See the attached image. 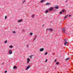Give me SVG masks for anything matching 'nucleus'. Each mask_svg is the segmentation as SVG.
Returning a JSON list of instances; mask_svg holds the SVG:
<instances>
[{"label":"nucleus","instance_id":"20","mask_svg":"<svg viewBox=\"0 0 73 73\" xmlns=\"http://www.w3.org/2000/svg\"><path fill=\"white\" fill-rule=\"evenodd\" d=\"M48 12H49V11H48V10H46L45 11V13H48Z\"/></svg>","mask_w":73,"mask_h":73},{"label":"nucleus","instance_id":"11","mask_svg":"<svg viewBox=\"0 0 73 73\" xmlns=\"http://www.w3.org/2000/svg\"><path fill=\"white\" fill-rule=\"evenodd\" d=\"M46 0H41L40 1V3H43V2H44V1H45Z\"/></svg>","mask_w":73,"mask_h":73},{"label":"nucleus","instance_id":"34","mask_svg":"<svg viewBox=\"0 0 73 73\" xmlns=\"http://www.w3.org/2000/svg\"><path fill=\"white\" fill-rule=\"evenodd\" d=\"M26 46H27V47H29V45H26Z\"/></svg>","mask_w":73,"mask_h":73},{"label":"nucleus","instance_id":"2","mask_svg":"<svg viewBox=\"0 0 73 73\" xmlns=\"http://www.w3.org/2000/svg\"><path fill=\"white\" fill-rule=\"evenodd\" d=\"M8 54H12V50H9L8 51Z\"/></svg>","mask_w":73,"mask_h":73},{"label":"nucleus","instance_id":"13","mask_svg":"<svg viewBox=\"0 0 73 73\" xmlns=\"http://www.w3.org/2000/svg\"><path fill=\"white\" fill-rule=\"evenodd\" d=\"M13 68L14 69H17V66H14Z\"/></svg>","mask_w":73,"mask_h":73},{"label":"nucleus","instance_id":"5","mask_svg":"<svg viewBox=\"0 0 73 73\" xmlns=\"http://www.w3.org/2000/svg\"><path fill=\"white\" fill-rule=\"evenodd\" d=\"M62 32H63L64 33H65V28H64L62 30Z\"/></svg>","mask_w":73,"mask_h":73},{"label":"nucleus","instance_id":"26","mask_svg":"<svg viewBox=\"0 0 73 73\" xmlns=\"http://www.w3.org/2000/svg\"><path fill=\"white\" fill-rule=\"evenodd\" d=\"M48 54V52H45V55H47Z\"/></svg>","mask_w":73,"mask_h":73},{"label":"nucleus","instance_id":"19","mask_svg":"<svg viewBox=\"0 0 73 73\" xmlns=\"http://www.w3.org/2000/svg\"><path fill=\"white\" fill-rule=\"evenodd\" d=\"M30 36H32V35H33V33H30Z\"/></svg>","mask_w":73,"mask_h":73},{"label":"nucleus","instance_id":"35","mask_svg":"<svg viewBox=\"0 0 73 73\" xmlns=\"http://www.w3.org/2000/svg\"><path fill=\"white\" fill-rule=\"evenodd\" d=\"M64 41H66V39H64Z\"/></svg>","mask_w":73,"mask_h":73},{"label":"nucleus","instance_id":"28","mask_svg":"<svg viewBox=\"0 0 73 73\" xmlns=\"http://www.w3.org/2000/svg\"><path fill=\"white\" fill-rule=\"evenodd\" d=\"M7 43V40H6L5 42V44H6V43Z\"/></svg>","mask_w":73,"mask_h":73},{"label":"nucleus","instance_id":"18","mask_svg":"<svg viewBox=\"0 0 73 73\" xmlns=\"http://www.w3.org/2000/svg\"><path fill=\"white\" fill-rule=\"evenodd\" d=\"M33 56V55H31V56H29L30 58L32 59V56Z\"/></svg>","mask_w":73,"mask_h":73},{"label":"nucleus","instance_id":"4","mask_svg":"<svg viewBox=\"0 0 73 73\" xmlns=\"http://www.w3.org/2000/svg\"><path fill=\"white\" fill-rule=\"evenodd\" d=\"M27 63L28 64V63H29V62H30V61H31L30 60V58H28L27 59Z\"/></svg>","mask_w":73,"mask_h":73},{"label":"nucleus","instance_id":"22","mask_svg":"<svg viewBox=\"0 0 73 73\" xmlns=\"http://www.w3.org/2000/svg\"><path fill=\"white\" fill-rule=\"evenodd\" d=\"M69 58H67L66 60V61H68V60H69Z\"/></svg>","mask_w":73,"mask_h":73},{"label":"nucleus","instance_id":"36","mask_svg":"<svg viewBox=\"0 0 73 73\" xmlns=\"http://www.w3.org/2000/svg\"><path fill=\"white\" fill-rule=\"evenodd\" d=\"M67 2H68V0H67L65 1V3H67Z\"/></svg>","mask_w":73,"mask_h":73},{"label":"nucleus","instance_id":"8","mask_svg":"<svg viewBox=\"0 0 73 73\" xmlns=\"http://www.w3.org/2000/svg\"><path fill=\"white\" fill-rule=\"evenodd\" d=\"M54 7V8H55V9H58V5H57L55 6Z\"/></svg>","mask_w":73,"mask_h":73},{"label":"nucleus","instance_id":"15","mask_svg":"<svg viewBox=\"0 0 73 73\" xmlns=\"http://www.w3.org/2000/svg\"><path fill=\"white\" fill-rule=\"evenodd\" d=\"M62 12L63 13L65 12H66V11L65 10L63 9L62 10Z\"/></svg>","mask_w":73,"mask_h":73},{"label":"nucleus","instance_id":"31","mask_svg":"<svg viewBox=\"0 0 73 73\" xmlns=\"http://www.w3.org/2000/svg\"><path fill=\"white\" fill-rule=\"evenodd\" d=\"M23 32H25V30L23 29Z\"/></svg>","mask_w":73,"mask_h":73},{"label":"nucleus","instance_id":"14","mask_svg":"<svg viewBox=\"0 0 73 73\" xmlns=\"http://www.w3.org/2000/svg\"><path fill=\"white\" fill-rule=\"evenodd\" d=\"M22 20L20 19L18 21V22H19V23H21V22H22Z\"/></svg>","mask_w":73,"mask_h":73},{"label":"nucleus","instance_id":"30","mask_svg":"<svg viewBox=\"0 0 73 73\" xmlns=\"http://www.w3.org/2000/svg\"><path fill=\"white\" fill-rule=\"evenodd\" d=\"M57 61V60L56 59H55V60H54V62H56Z\"/></svg>","mask_w":73,"mask_h":73},{"label":"nucleus","instance_id":"24","mask_svg":"<svg viewBox=\"0 0 73 73\" xmlns=\"http://www.w3.org/2000/svg\"><path fill=\"white\" fill-rule=\"evenodd\" d=\"M59 64V62H57L56 63V64L57 65H58V64Z\"/></svg>","mask_w":73,"mask_h":73},{"label":"nucleus","instance_id":"16","mask_svg":"<svg viewBox=\"0 0 73 73\" xmlns=\"http://www.w3.org/2000/svg\"><path fill=\"white\" fill-rule=\"evenodd\" d=\"M68 15L66 16L64 18V19H66V18H67V17H68Z\"/></svg>","mask_w":73,"mask_h":73},{"label":"nucleus","instance_id":"38","mask_svg":"<svg viewBox=\"0 0 73 73\" xmlns=\"http://www.w3.org/2000/svg\"><path fill=\"white\" fill-rule=\"evenodd\" d=\"M44 26V24H43V25L42 26V27Z\"/></svg>","mask_w":73,"mask_h":73},{"label":"nucleus","instance_id":"9","mask_svg":"<svg viewBox=\"0 0 73 73\" xmlns=\"http://www.w3.org/2000/svg\"><path fill=\"white\" fill-rule=\"evenodd\" d=\"M48 30H49V31H53V29H47L46 30L47 31H48Z\"/></svg>","mask_w":73,"mask_h":73},{"label":"nucleus","instance_id":"37","mask_svg":"<svg viewBox=\"0 0 73 73\" xmlns=\"http://www.w3.org/2000/svg\"><path fill=\"white\" fill-rule=\"evenodd\" d=\"M69 17H71V15H70L69 16Z\"/></svg>","mask_w":73,"mask_h":73},{"label":"nucleus","instance_id":"23","mask_svg":"<svg viewBox=\"0 0 73 73\" xmlns=\"http://www.w3.org/2000/svg\"><path fill=\"white\" fill-rule=\"evenodd\" d=\"M32 17L33 18H34V17H35V15H33L32 16Z\"/></svg>","mask_w":73,"mask_h":73},{"label":"nucleus","instance_id":"21","mask_svg":"<svg viewBox=\"0 0 73 73\" xmlns=\"http://www.w3.org/2000/svg\"><path fill=\"white\" fill-rule=\"evenodd\" d=\"M9 47L10 48H13V46L12 45H11L9 46Z\"/></svg>","mask_w":73,"mask_h":73},{"label":"nucleus","instance_id":"6","mask_svg":"<svg viewBox=\"0 0 73 73\" xmlns=\"http://www.w3.org/2000/svg\"><path fill=\"white\" fill-rule=\"evenodd\" d=\"M30 67H31V66H30V65H29L26 68V70H28V69H29V68H30Z\"/></svg>","mask_w":73,"mask_h":73},{"label":"nucleus","instance_id":"10","mask_svg":"<svg viewBox=\"0 0 73 73\" xmlns=\"http://www.w3.org/2000/svg\"><path fill=\"white\" fill-rule=\"evenodd\" d=\"M51 4V3H46V5H50Z\"/></svg>","mask_w":73,"mask_h":73},{"label":"nucleus","instance_id":"12","mask_svg":"<svg viewBox=\"0 0 73 73\" xmlns=\"http://www.w3.org/2000/svg\"><path fill=\"white\" fill-rule=\"evenodd\" d=\"M69 44V43H68L67 42H65L64 43V45L65 46H66V45H67V44Z\"/></svg>","mask_w":73,"mask_h":73},{"label":"nucleus","instance_id":"17","mask_svg":"<svg viewBox=\"0 0 73 73\" xmlns=\"http://www.w3.org/2000/svg\"><path fill=\"white\" fill-rule=\"evenodd\" d=\"M25 1H26V0H24V1H23V2H22V4H24V3Z\"/></svg>","mask_w":73,"mask_h":73},{"label":"nucleus","instance_id":"33","mask_svg":"<svg viewBox=\"0 0 73 73\" xmlns=\"http://www.w3.org/2000/svg\"><path fill=\"white\" fill-rule=\"evenodd\" d=\"M7 71H5V73H7Z\"/></svg>","mask_w":73,"mask_h":73},{"label":"nucleus","instance_id":"29","mask_svg":"<svg viewBox=\"0 0 73 73\" xmlns=\"http://www.w3.org/2000/svg\"><path fill=\"white\" fill-rule=\"evenodd\" d=\"M48 61V60H46L45 61V62H47V61Z\"/></svg>","mask_w":73,"mask_h":73},{"label":"nucleus","instance_id":"27","mask_svg":"<svg viewBox=\"0 0 73 73\" xmlns=\"http://www.w3.org/2000/svg\"><path fill=\"white\" fill-rule=\"evenodd\" d=\"M7 18V16H6L5 17V19H6Z\"/></svg>","mask_w":73,"mask_h":73},{"label":"nucleus","instance_id":"1","mask_svg":"<svg viewBox=\"0 0 73 73\" xmlns=\"http://www.w3.org/2000/svg\"><path fill=\"white\" fill-rule=\"evenodd\" d=\"M54 8V7H50L48 9V10H49V11H52L53 10Z\"/></svg>","mask_w":73,"mask_h":73},{"label":"nucleus","instance_id":"25","mask_svg":"<svg viewBox=\"0 0 73 73\" xmlns=\"http://www.w3.org/2000/svg\"><path fill=\"white\" fill-rule=\"evenodd\" d=\"M13 33L14 34L16 33V31H13Z\"/></svg>","mask_w":73,"mask_h":73},{"label":"nucleus","instance_id":"32","mask_svg":"<svg viewBox=\"0 0 73 73\" xmlns=\"http://www.w3.org/2000/svg\"><path fill=\"white\" fill-rule=\"evenodd\" d=\"M60 14H62V12H60Z\"/></svg>","mask_w":73,"mask_h":73},{"label":"nucleus","instance_id":"3","mask_svg":"<svg viewBox=\"0 0 73 73\" xmlns=\"http://www.w3.org/2000/svg\"><path fill=\"white\" fill-rule=\"evenodd\" d=\"M37 38V35H35L34 36V38H33V41H35L36 39Z\"/></svg>","mask_w":73,"mask_h":73},{"label":"nucleus","instance_id":"7","mask_svg":"<svg viewBox=\"0 0 73 73\" xmlns=\"http://www.w3.org/2000/svg\"><path fill=\"white\" fill-rule=\"evenodd\" d=\"M44 50V48H41L39 50L40 52H43V51Z\"/></svg>","mask_w":73,"mask_h":73}]
</instances>
